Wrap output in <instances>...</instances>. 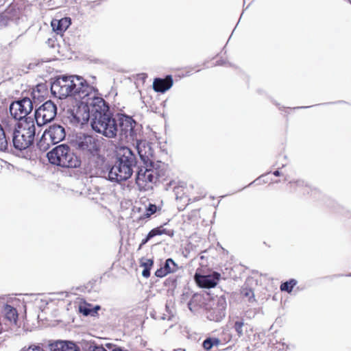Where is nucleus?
I'll use <instances>...</instances> for the list:
<instances>
[{"instance_id":"obj_7","label":"nucleus","mask_w":351,"mask_h":351,"mask_svg":"<svg viewBox=\"0 0 351 351\" xmlns=\"http://www.w3.org/2000/svg\"><path fill=\"white\" fill-rule=\"evenodd\" d=\"M73 145L76 149L88 158L95 157L99 154V140L92 135L77 134L73 141Z\"/></svg>"},{"instance_id":"obj_1","label":"nucleus","mask_w":351,"mask_h":351,"mask_svg":"<svg viewBox=\"0 0 351 351\" xmlns=\"http://www.w3.org/2000/svg\"><path fill=\"white\" fill-rule=\"evenodd\" d=\"M51 91L59 99L73 95L79 99L88 98L87 101L98 95L95 88L88 85L86 80L77 75H62L57 77L51 85Z\"/></svg>"},{"instance_id":"obj_28","label":"nucleus","mask_w":351,"mask_h":351,"mask_svg":"<svg viewBox=\"0 0 351 351\" xmlns=\"http://www.w3.org/2000/svg\"><path fill=\"white\" fill-rule=\"evenodd\" d=\"M297 281L294 279H291L289 281H287L280 285V289L282 291H287L288 293L291 292L293 287L296 285Z\"/></svg>"},{"instance_id":"obj_6","label":"nucleus","mask_w":351,"mask_h":351,"mask_svg":"<svg viewBox=\"0 0 351 351\" xmlns=\"http://www.w3.org/2000/svg\"><path fill=\"white\" fill-rule=\"evenodd\" d=\"M160 163L145 165L139 168L136 177V183L141 191L152 189L153 185L161 176L159 171Z\"/></svg>"},{"instance_id":"obj_33","label":"nucleus","mask_w":351,"mask_h":351,"mask_svg":"<svg viewBox=\"0 0 351 351\" xmlns=\"http://www.w3.org/2000/svg\"><path fill=\"white\" fill-rule=\"evenodd\" d=\"M80 312L82 313L84 315H90L92 313V310L87 307L86 306H80L79 307Z\"/></svg>"},{"instance_id":"obj_12","label":"nucleus","mask_w":351,"mask_h":351,"mask_svg":"<svg viewBox=\"0 0 351 351\" xmlns=\"http://www.w3.org/2000/svg\"><path fill=\"white\" fill-rule=\"evenodd\" d=\"M82 104L75 110V112H73V120L75 123L83 125L86 124L89 119L91 121V106L87 103L86 98L81 99ZM88 100V98H87Z\"/></svg>"},{"instance_id":"obj_11","label":"nucleus","mask_w":351,"mask_h":351,"mask_svg":"<svg viewBox=\"0 0 351 351\" xmlns=\"http://www.w3.org/2000/svg\"><path fill=\"white\" fill-rule=\"evenodd\" d=\"M212 306L208 308V318L215 322H220L226 315L227 302L221 295L212 301Z\"/></svg>"},{"instance_id":"obj_25","label":"nucleus","mask_w":351,"mask_h":351,"mask_svg":"<svg viewBox=\"0 0 351 351\" xmlns=\"http://www.w3.org/2000/svg\"><path fill=\"white\" fill-rule=\"evenodd\" d=\"M239 337H241L244 335V330L247 331V324L243 321H236L233 326Z\"/></svg>"},{"instance_id":"obj_5","label":"nucleus","mask_w":351,"mask_h":351,"mask_svg":"<svg viewBox=\"0 0 351 351\" xmlns=\"http://www.w3.org/2000/svg\"><path fill=\"white\" fill-rule=\"evenodd\" d=\"M36 134V127L32 120L27 119L18 124L12 133V142L14 147L23 150L32 145Z\"/></svg>"},{"instance_id":"obj_4","label":"nucleus","mask_w":351,"mask_h":351,"mask_svg":"<svg viewBox=\"0 0 351 351\" xmlns=\"http://www.w3.org/2000/svg\"><path fill=\"white\" fill-rule=\"evenodd\" d=\"M47 158L51 164L63 168H77L81 165L80 158L66 144L54 147L47 153Z\"/></svg>"},{"instance_id":"obj_3","label":"nucleus","mask_w":351,"mask_h":351,"mask_svg":"<svg viewBox=\"0 0 351 351\" xmlns=\"http://www.w3.org/2000/svg\"><path fill=\"white\" fill-rule=\"evenodd\" d=\"M136 163V156L131 149L119 147L117 151V160L109 170L108 180L118 183L127 180L132 175V167Z\"/></svg>"},{"instance_id":"obj_23","label":"nucleus","mask_w":351,"mask_h":351,"mask_svg":"<svg viewBox=\"0 0 351 351\" xmlns=\"http://www.w3.org/2000/svg\"><path fill=\"white\" fill-rule=\"evenodd\" d=\"M149 237L153 238L157 235H162L163 234H167L170 237L173 236V231L171 230H167L164 228L163 226L157 227L156 228L152 229L149 232Z\"/></svg>"},{"instance_id":"obj_36","label":"nucleus","mask_w":351,"mask_h":351,"mask_svg":"<svg viewBox=\"0 0 351 351\" xmlns=\"http://www.w3.org/2000/svg\"><path fill=\"white\" fill-rule=\"evenodd\" d=\"M151 239H152V237H149V234L148 233L146 238H145L144 239L142 240V241L139 245L138 250H140L142 247V246L144 245L145 243H147L148 242V241Z\"/></svg>"},{"instance_id":"obj_16","label":"nucleus","mask_w":351,"mask_h":351,"mask_svg":"<svg viewBox=\"0 0 351 351\" xmlns=\"http://www.w3.org/2000/svg\"><path fill=\"white\" fill-rule=\"evenodd\" d=\"M173 86V79L171 75L165 78H156L153 82V88L156 92L165 93Z\"/></svg>"},{"instance_id":"obj_32","label":"nucleus","mask_w":351,"mask_h":351,"mask_svg":"<svg viewBox=\"0 0 351 351\" xmlns=\"http://www.w3.org/2000/svg\"><path fill=\"white\" fill-rule=\"evenodd\" d=\"M242 293L245 297L249 298V302H252L254 300V292L251 289H243Z\"/></svg>"},{"instance_id":"obj_15","label":"nucleus","mask_w":351,"mask_h":351,"mask_svg":"<svg viewBox=\"0 0 351 351\" xmlns=\"http://www.w3.org/2000/svg\"><path fill=\"white\" fill-rule=\"evenodd\" d=\"M136 149L144 165L156 163L152 160L153 151L151 146L146 141H138Z\"/></svg>"},{"instance_id":"obj_2","label":"nucleus","mask_w":351,"mask_h":351,"mask_svg":"<svg viewBox=\"0 0 351 351\" xmlns=\"http://www.w3.org/2000/svg\"><path fill=\"white\" fill-rule=\"evenodd\" d=\"M87 103L91 106L92 129L106 138H115L119 132L118 123L116 118L108 112V107L104 99L97 95Z\"/></svg>"},{"instance_id":"obj_21","label":"nucleus","mask_w":351,"mask_h":351,"mask_svg":"<svg viewBox=\"0 0 351 351\" xmlns=\"http://www.w3.org/2000/svg\"><path fill=\"white\" fill-rule=\"evenodd\" d=\"M69 24L70 22L68 21L66 19H64L60 21L55 20L51 21V26L53 29L58 34L62 31H65L69 26Z\"/></svg>"},{"instance_id":"obj_34","label":"nucleus","mask_w":351,"mask_h":351,"mask_svg":"<svg viewBox=\"0 0 351 351\" xmlns=\"http://www.w3.org/2000/svg\"><path fill=\"white\" fill-rule=\"evenodd\" d=\"M167 271H165V269L163 268V267H161L160 269H158L156 272H155V275L157 276V277H160V278H162L164 276H165L166 275H167Z\"/></svg>"},{"instance_id":"obj_14","label":"nucleus","mask_w":351,"mask_h":351,"mask_svg":"<svg viewBox=\"0 0 351 351\" xmlns=\"http://www.w3.org/2000/svg\"><path fill=\"white\" fill-rule=\"evenodd\" d=\"M221 278V274L217 272H213L209 275H201L195 274L194 278L197 285L202 288L215 287Z\"/></svg>"},{"instance_id":"obj_26","label":"nucleus","mask_w":351,"mask_h":351,"mask_svg":"<svg viewBox=\"0 0 351 351\" xmlns=\"http://www.w3.org/2000/svg\"><path fill=\"white\" fill-rule=\"evenodd\" d=\"M8 147L6 134L2 125H0V150H5Z\"/></svg>"},{"instance_id":"obj_18","label":"nucleus","mask_w":351,"mask_h":351,"mask_svg":"<svg viewBox=\"0 0 351 351\" xmlns=\"http://www.w3.org/2000/svg\"><path fill=\"white\" fill-rule=\"evenodd\" d=\"M51 351H80V348L71 341H60L51 345Z\"/></svg>"},{"instance_id":"obj_35","label":"nucleus","mask_w":351,"mask_h":351,"mask_svg":"<svg viewBox=\"0 0 351 351\" xmlns=\"http://www.w3.org/2000/svg\"><path fill=\"white\" fill-rule=\"evenodd\" d=\"M89 351H108L101 346H91L89 347Z\"/></svg>"},{"instance_id":"obj_24","label":"nucleus","mask_w":351,"mask_h":351,"mask_svg":"<svg viewBox=\"0 0 351 351\" xmlns=\"http://www.w3.org/2000/svg\"><path fill=\"white\" fill-rule=\"evenodd\" d=\"M220 343L221 341L217 338L208 337L203 341L202 346L206 350H210L213 346H219Z\"/></svg>"},{"instance_id":"obj_13","label":"nucleus","mask_w":351,"mask_h":351,"mask_svg":"<svg viewBox=\"0 0 351 351\" xmlns=\"http://www.w3.org/2000/svg\"><path fill=\"white\" fill-rule=\"evenodd\" d=\"M117 121L120 139L123 140L128 136L132 137L134 134V128L136 124V121L131 117L125 114L118 115Z\"/></svg>"},{"instance_id":"obj_9","label":"nucleus","mask_w":351,"mask_h":351,"mask_svg":"<svg viewBox=\"0 0 351 351\" xmlns=\"http://www.w3.org/2000/svg\"><path fill=\"white\" fill-rule=\"evenodd\" d=\"M57 108L51 100L45 101L35 112V120L38 126H42L51 121L56 117Z\"/></svg>"},{"instance_id":"obj_39","label":"nucleus","mask_w":351,"mask_h":351,"mask_svg":"<svg viewBox=\"0 0 351 351\" xmlns=\"http://www.w3.org/2000/svg\"><path fill=\"white\" fill-rule=\"evenodd\" d=\"M274 175L276 176H279L280 175V173L278 170H276L274 172Z\"/></svg>"},{"instance_id":"obj_20","label":"nucleus","mask_w":351,"mask_h":351,"mask_svg":"<svg viewBox=\"0 0 351 351\" xmlns=\"http://www.w3.org/2000/svg\"><path fill=\"white\" fill-rule=\"evenodd\" d=\"M18 119H16L13 117H6L1 120V125L4 129L5 134L8 132H14V128H17L18 126Z\"/></svg>"},{"instance_id":"obj_40","label":"nucleus","mask_w":351,"mask_h":351,"mask_svg":"<svg viewBox=\"0 0 351 351\" xmlns=\"http://www.w3.org/2000/svg\"><path fill=\"white\" fill-rule=\"evenodd\" d=\"M5 2V0H0V7L3 5Z\"/></svg>"},{"instance_id":"obj_31","label":"nucleus","mask_w":351,"mask_h":351,"mask_svg":"<svg viewBox=\"0 0 351 351\" xmlns=\"http://www.w3.org/2000/svg\"><path fill=\"white\" fill-rule=\"evenodd\" d=\"M21 351H45L42 347L36 345H31L28 348H23Z\"/></svg>"},{"instance_id":"obj_41","label":"nucleus","mask_w":351,"mask_h":351,"mask_svg":"<svg viewBox=\"0 0 351 351\" xmlns=\"http://www.w3.org/2000/svg\"><path fill=\"white\" fill-rule=\"evenodd\" d=\"M298 185H302L304 184L303 181H298Z\"/></svg>"},{"instance_id":"obj_38","label":"nucleus","mask_w":351,"mask_h":351,"mask_svg":"<svg viewBox=\"0 0 351 351\" xmlns=\"http://www.w3.org/2000/svg\"><path fill=\"white\" fill-rule=\"evenodd\" d=\"M198 297V295H194L193 297V300H191L189 303H188V307L191 310V311H193V307H192V303H193V300L195 299V298Z\"/></svg>"},{"instance_id":"obj_30","label":"nucleus","mask_w":351,"mask_h":351,"mask_svg":"<svg viewBox=\"0 0 351 351\" xmlns=\"http://www.w3.org/2000/svg\"><path fill=\"white\" fill-rule=\"evenodd\" d=\"M154 261L152 259L142 258L140 261V266L143 269H150L152 267Z\"/></svg>"},{"instance_id":"obj_27","label":"nucleus","mask_w":351,"mask_h":351,"mask_svg":"<svg viewBox=\"0 0 351 351\" xmlns=\"http://www.w3.org/2000/svg\"><path fill=\"white\" fill-rule=\"evenodd\" d=\"M158 207L156 205L153 204H149L148 206L145 209V213L141 217V219L149 218L151 215L156 213Z\"/></svg>"},{"instance_id":"obj_17","label":"nucleus","mask_w":351,"mask_h":351,"mask_svg":"<svg viewBox=\"0 0 351 351\" xmlns=\"http://www.w3.org/2000/svg\"><path fill=\"white\" fill-rule=\"evenodd\" d=\"M47 93V90L45 84H40L37 85L36 88H33L31 93L32 98L30 99L32 100L33 104L37 105L40 102L43 101L45 99Z\"/></svg>"},{"instance_id":"obj_29","label":"nucleus","mask_w":351,"mask_h":351,"mask_svg":"<svg viewBox=\"0 0 351 351\" xmlns=\"http://www.w3.org/2000/svg\"><path fill=\"white\" fill-rule=\"evenodd\" d=\"M176 263L171 258L166 260L163 268L167 271V274L174 271Z\"/></svg>"},{"instance_id":"obj_19","label":"nucleus","mask_w":351,"mask_h":351,"mask_svg":"<svg viewBox=\"0 0 351 351\" xmlns=\"http://www.w3.org/2000/svg\"><path fill=\"white\" fill-rule=\"evenodd\" d=\"M2 313L6 321L11 325H16L19 314L15 308L9 304H5L3 306Z\"/></svg>"},{"instance_id":"obj_22","label":"nucleus","mask_w":351,"mask_h":351,"mask_svg":"<svg viewBox=\"0 0 351 351\" xmlns=\"http://www.w3.org/2000/svg\"><path fill=\"white\" fill-rule=\"evenodd\" d=\"M12 11L13 9L9 8L6 9L3 12L0 13V27L6 26L9 21H10L14 17V14H12Z\"/></svg>"},{"instance_id":"obj_37","label":"nucleus","mask_w":351,"mask_h":351,"mask_svg":"<svg viewBox=\"0 0 351 351\" xmlns=\"http://www.w3.org/2000/svg\"><path fill=\"white\" fill-rule=\"evenodd\" d=\"M142 276L145 278H148L150 276V269H143Z\"/></svg>"},{"instance_id":"obj_10","label":"nucleus","mask_w":351,"mask_h":351,"mask_svg":"<svg viewBox=\"0 0 351 351\" xmlns=\"http://www.w3.org/2000/svg\"><path fill=\"white\" fill-rule=\"evenodd\" d=\"M33 108L32 100L29 97H24L22 99L12 102L9 110L12 117L16 119L21 120L32 111Z\"/></svg>"},{"instance_id":"obj_8","label":"nucleus","mask_w":351,"mask_h":351,"mask_svg":"<svg viewBox=\"0 0 351 351\" xmlns=\"http://www.w3.org/2000/svg\"><path fill=\"white\" fill-rule=\"evenodd\" d=\"M65 136L64 127L53 124L45 131L38 145L40 149H47L50 144H57L64 140Z\"/></svg>"}]
</instances>
